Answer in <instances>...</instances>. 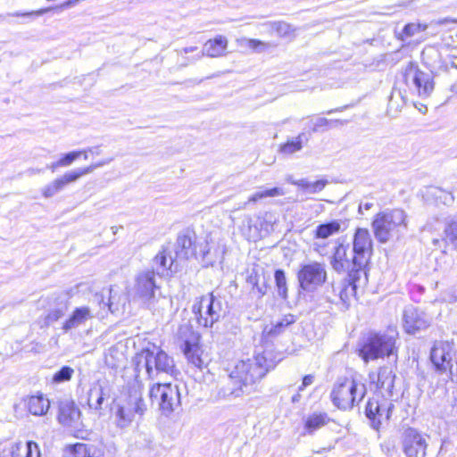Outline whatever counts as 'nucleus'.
Here are the masks:
<instances>
[{
    "label": "nucleus",
    "instance_id": "nucleus-1",
    "mask_svg": "<svg viewBox=\"0 0 457 457\" xmlns=\"http://www.w3.org/2000/svg\"><path fill=\"white\" fill-rule=\"evenodd\" d=\"M270 355V352L264 351L262 353H256L253 359L236 362L229 372L233 386L228 385L220 388L218 396L224 399H235L254 392L256 390L255 384L275 367V362Z\"/></svg>",
    "mask_w": 457,
    "mask_h": 457
},
{
    "label": "nucleus",
    "instance_id": "nucleus-2",
    "mask_svg": "<svg viewBox=\"0 0 457 457\" xmlns=\"http://www.w3.org/2000/svg\"><path fill=\"white\" fill-rule=\"evenodd\" d=\"M194 236L189 230L182 231L178 235L175 244L162 247L154 259L158 274L176 273L185 262L195 255Z\"/></svg>",
    "mask_w": 457,
    "mask_h": 457
},
{
    "label": "nucleus",
    "instance_id": "nucleus-3",
    "mask_svg": "<svg viewBox=\"0 0 457 457\" xmlns=\"http://www.w3.org/2000/svg\"><path fill=\"white\" fill-rule=\"evenodd\" d=\"M135 380L155 379L162 374L173 375L176 370L174 360L161 347L152 345L142 349L133 359Z\"/></svg>",
    "mask_w": 457,
    "mask_h": 457
},
{
    "label": "nucleus",
    "instance_id": "nucleus-4",
    "mask_svg": "<svg viewBox=\"0 0 457 457\" xmlns=\"http://www.w3.org/2000/svg\"><path fill=\"white\" fill-rule=\"evenodd\" d=\"M399 333L395 326L386 330L370 332L362 340L360 356L365 362L379 358L395 356L397 359Z\"/></svg>",
    "mask_w": 457,
    "mask_h": 457
},
{
    "label": "nucleus",
    "instance_id": "nucleus-5",
    "mask_svg": "<svg viewBox=\"0 0 457 457\" xmlns=\"http://www.w3.org/2000/svg\"><path fill=\"white\" fill-rule=\"evenodd\" d=\"M406 218L405 212L401 209L378 213L371 223L376 239L385 244L392 237H398L407 228Z\"/></svg>",
    "mask_w": 457,
    "mask_h": 457
},
{
    "label": "nucleus",
    "instance_id": "nucleus-6",
    "mask_svg": "<svg viewBox=\"0 0 457 457\" xmlns=\"http://www.w3.org/2000/svg\"><path fill=\"white\" fill-rule=\"evenodd\" d=\"M366 395V386L353 378H339L334 385L330 398L340 410H351Z\"/></svg>",
    "mask_w": 457,
    "mask_h": 457
},
{
    "label": "nucleus",
    "instance_id": "nucleus-7",
    "mask_svg": "<svg viewBox=\"0 0 457 457\" xmlns=\"http://www.w3.org/2000/svg\"><path fill=\"white\" fill-rule=\"evenodd\" d=\"M144 385L141 381L132 382L128 388L126 403L118 407L115 413V423L120 428L129 427L134 420L135 414L142 416L146 405L143 399Z\"/></svg>",
    "mask_w": 457,
    "mask_h": 457
},
{
    "label": "nucleus",
    "instance_id": "nucleus-8",
    "mask_svg": "<svg viewBox=\"0 0 457 457\" xmlns=\"http://www.w3.org/2000/svg\"><path fill=\"white\" fill-rule=\"evenodd\" d=\"M149 396L152 403L158 405L165 416H170L180 406V392L177 385L171 383H156L150 388Z\"/></svg>",
    "mask_w": 457,
    "mask_h": 457
},
{
    "label": "nucleus",
    "instance_id": "nucleus-9",
    "mask_svg": "<svg viewBox=\"0 0 457 457\" xmlns=\"http://www.w3.org/2000/svg\"><path fill=\"white\" fill-rule=\"evenodd\" d=\"M157 291H159V287L155 282V272L150 270H143L136 275L130 290L133 298L138 300L148 309L154 306Z\"/></svg>",
    "mask_w": 457,
    "mask_h": 457
},
{
    "label": "nucleus",
    "instance_id": "nucleus-10",
    "mask_svg": "<svg viewBox=\"0 0 457 457\" xmlns=\"http://www.w3.org/2000/svg\"><path fill=\"white\" fill-rule=\"evenodd\" d=\"M192 311L199 325L212 328L221 316L222 305L220 300L213 293H210L197 298L192 306Z\"/></svg>",
    "mask_w": 457,
    "mask_h": 457
},
{
    "label": "nucleus",
    "instance_id": "nucleus-11",
    "mask_svg": "<svg viewBox=\"0 0 457 457\" xmlns=\"http://www.w3.org/2000/svg\"><path fill=\"white\" fill-rule=\"evenodd\" d=\"M176 339L187 361L196 368H201L203 360L199 347L200 336L193 327L185 323L179 327Z\"/></svg>",
    "mask_w": 457,
    "mask_h": 457
},
{
    "label": "nucleus",
    "instance_id": "nucleus-12",
    "mask_svg": "<svg viewBox=\"0 0 457 457\" xmlns=\"http://www.w3.org/2000/svg\"><path fill=\"white\" fill-rule=\"evenodd\" d=\"M373 252V242L367 228H358L353 238V265L356 267L357 275L364 273Z\"/></svg>",
    "mask_w": 457,
    "mask_h": 457
},
{
    "label": "nucleus",
    "instance_id": "nucleus-13",
    "mask_svg": "<svg viewBox=\"0 0 457 457\" xmlns=\"http://www.w3.org/2000/svg\"><path fill=\"white\" fill-rule=\"evenodd\" d=\"M297 279L303 290L313 291L327 280L326 264L314 261L301 265L297 272Z\"/></svg>",
    "mask_w": 457,
    "mask_h": 457
},
{
    "label": "nucleus",
    "instance_id": "nucleus-14",
    "mask_svg": "<svg viewBox=\"0 0 457 457\" xmlns=\"http://www.w3.org/2000/svg\"><path fill=\"white\" fill-rule=\"evenodd\" d=\"M356 269L347 273L346 278L340 281L334 282L331 285L333 291H338V294H335V296L327 295L328 302L338 304L341 303L346 308L350 304V301L356 295L357 283L361 280L362 276L366 277V272L357 275Z\"/></svg>",
    "mask_w": 457,
    "mask_h": 457
},
{
    "label": "nucleus",
    "instance_id": "nucleus-15",
    "mask_svg": "<svg viewBox=\"0 0 457 457\" xmlns=\"http://www.w3.org/2000/svg\"><path fill=\"white\" fill-rule=\"evenodd\" d=\"M453 344L449 341H435L429 353V359L435 372L438 375H448L453 365Z\"/></svg>",
    "mask_w": 457,
    "mask_h": 457
},
{
    "label": "nucleus",
    "instance_id": "nucleus-16",
    "mask_svg": "<svg viewBox=\"0 0 457 457\" xmlns=\"http://www.w3.org/2000/svg\"><path fill=\"white\" fill-rule=\"evenodd\" d=\"M112 159H106L96 163H92L85 168H79L63 174L62 177L57 178L42 189V195L46 198H50L62 190L64 187L70 183L77 181L84 175L93 172L96 169L109 164Z\"/></svg>",
    "mask_w": 457,
    "mask_h": 457
},
{
    "label": "nucleus",
    "instance_id": "nucleus-17",
    "mask_svg": "<svg viewBox=\"0 0 457 457\" xmlns=\"http://www.w3.org/2000/svg\"><path fill=\"white\" fill-rule=\"evenodd\" d=\"M394 409L395 404L391 400L386 397H379L377 395L369 399L365 407V414L370 421V426L378 430L384 422L390 420Z\"/></svg>",
    "mask_w": 457,
    "mask_h": 457
},
{
    "label": "nucleus",
    "instance_id": "nucleus-18",
    "mask_svg": "<svg viewBox=\"0 0 457 457\" xmlns=\"http://www.w3.org/2000/svg\"><path fill=\"white\" fill-rule=\"evenodd\" d=\"M403 321L405 332L414 335L428 328L430 326L431 318L420 309L409 305L403 311Z\"/></svg>",
    "mask_w": 457,
    "mask_h": 457
},
{
    "label": "nucleus",
    "instance_id": "nucleus-19",
    "mask_svg": "<svg viewBox=\"0 0 457 457\" xmlns=\"http://www.w3.org/2000/svg\"><path fill=\"white\" fill-rule=\"evenodd\" d=\"M427 446L425 436L418 430L410 428L404 431L403 448L406 457H425Z\"/></svg>",
    "mask_w": 457,
    "mask_h": 457
},
{
    "label": "nucleus",
    "instance_id": "nucleus-20",
    "mask_svg": "<svg viewBox=\"0 0 457 457\" xmlns=\"http://www.w3.org/2000/svg\"><path fill=\"white\" fill-rule=\"evenodd\" d=\"M404 79L407 84L409 80L411 81L415 90H417L421 97L429 96L434 89V82L431 76L415 67L411 66L406 69Z\"/></svg>",
    "mask_w": 457,
    "mask_h": 457
},
{
    "label": "nucleus",
    "instance_id": "nucleus-21",
    "mask_svg": "<svg viewBox=\"0 0 457 457\" xmlns=\"http://www.w3.org/2000/svg\"><path fill=\"white\" fill-rule=\"evenodd\" d=\"M330 264L337 272L353 270V254L349 252V244L339 242L336 247Z\"/></svg>",
    "mask_w": 457,
    "mask_h": 457
},
{
    "label": "nucleus",
    "instance_id": "nucleus-22",
    "mask_svg": "<svg viewBox=\"0 0 457 457\" xmlns=\"http://www.w3.org/2000/svg\"><path fill=\"white\" fill-rule=\"evenodd\" d=\"M80 411L72 402H62L59 405L58 421L64 427L71 429H79L80 421Z\"/></svg>",
    "mask_w": 457,
    "mask_h": 457
},
{
    "label": "nucleus",
    "instance_id": "nucleus-23",
    "mask_svg": "<svg viewBox=\"0 0 457 457\" xmlns=\"http://www.w3.org/2000/svg\"><path fill=\"white\" fill-rule=\"evenodd\" d=\"M110 397V386L106 381L97 380L87 392V405L90 410L100 411L104 399Z\"/></svg>",
    "mask_w": 457,
    "mask_h": 457
},
{
    "label": "nucleus",
    "instance_id": "nucleus-24",
    "mask_svg": "<svg viewBox=\"0 0 457 457\" xmlns=\"http://www.w3.org/2000/svg\"><path fill=\"white\" fill-rule=\"evenodd\" d=\"M395 375L388 367H381L375 378H371L373 383H376L377 388L379 389V397H391L395 386Z\"/></svg>",
    "mask_w": 457,
    "mask_h": 457
},
{
    "label": "nucleus",
    "instance_id": "nucleus-25",
    "mask_svg": "<svg viewBox=\"0 0 457 457\" xmlns=\"http://www.w3.org/2000/svg\"><path fill=\"white\" fill-rule=\"evenodd\" d=\"M64 457H101L102 450L93 444L76 443L64 448Z\"/></svg>",
    "mask_w": 457,
    "mask_h": 457
},
{
    "label": "nucleus",
    "instance_id": "nucleus-26",
    "mask_svg": "<svg viewBox=\"0 0 457 457\" xmlns=\"http://www.w3.org/2000/svg\"><path fill=\"white\" fill-rule=\"evenodd\" d=\"M228 46V39L223 36H217L213 39H209L204 45L201 54H199L195 60H200L203 56L216 58L225 54Z\"/></svg>",
    "mask_w": 457,
    "mask_h": 457
},
{
    "label": "nucleus",
    "instance_id": "nucleus-27",
    "mask_svg": "<svg viewBox=\"0 0 457 457\" xmlns=\"http://www.w3.org/2000/svg\"><path fill=\"white\" fill-rule=\"evenodd\" d=\"M94 318L91 310L87 306L76 308L70 318L63 323L62 329L65 332L84 325L87 320Z\"/></svg>",
    "mask_w": 457,
    "mask_h": 457
},
{
    "label": "nucleus",
    "instance_id": "nucleus-28",
    "mask_svg": "<svg viewBox=\"0 0 457 457\" xmlns=\"http://www.w3.org/2000/svg\"><path fill=\"white\" fill-rule=\"evenodd\" d=\"M27 407L32 415L43 416L47 412L50 403L43 395H32L28 399Z\"/></svg>",
    "mask_w": 457,
    "mask_h": 457
},
{
    "label": "nucleus",
    "instance_id": "nucleus-29",
    "mask_svg": "<svg viewBox=\"0 0 457 457\" xmlns=\"http://www.w3.org/2000/svg\"><path fill=\"white\" fill-rule=\"evenodd\" d=\"M18 450H21V444H12L3 449L0 457H18ZM29 457H40L39 446L36 442L29 441Z\"/></svg>",
    "mask_w": 457,
    "mask_h": 457
},
{
    "label": "nucleus",
    "instance_id": "nucleus-30",
    "mask_svg": "<svg viewBox=\"0 0 457 457\" xmlns=\"http://www.w3.org/2000/svg\"><path fill=\"white\" fill-rule=\"evenodd\" d=\"M444 240L457 251V219L448 218L444 229Z\"/></svg>",
    "mask_w": 457,
    "mask_h": 457
},
{
    "label": "nucleus",
    "instance_id": "nucleus-31",
    "mask_svg": "<svg viewBox=\"0 0 457 457\" xmlns=\"http://www.w3.org/2000/svg\"><path fill=\"white\" fill-rule=\"evenodd\" d=\"M329 420L326 413H312L307 417L304 428L309 434H312L325 426Z\"/></svg>",
    "mask_w": 457,
    "mask_h": 457
},
{
    "label": "nucleus",
    "instance_id": "nucleus-32",
    "mask_svg": "<svg viewBox=\"0 0 457 457\" xmlns=\"http://www.w3.org/2000/svg\"><path fill=\"white\" fill-rule=\"evenodd\" d=\"M308 137L304 132L300 133L296 137L288 140L280 145L279 151L284 154H292L303 148V142H307Z\"/></svg>",
    "mask_w": 457,
    "mask_h": 457
},
{
    "label": "nucleus",
    "instance_id": "nucleus-33",
    "mask_svg": "<svg viewBox=\"0 0 457 457\" xmlns=\"http://www.w3.org/2000/svg\"><path fill=\"white\" fill-rule=\"evenodd\" d=\"M341 224L338 220H332L328 223L320 224L316 228L315 237L326 239L330 236L338 233Z\"/></svg>",
    "mask_w": 457,
    "mask_h": 457
},
{
    "label": "nucleus",
    "instance_id": "nucleus-34",
    "mask_svg": "<svg viewBox=\"0 0 457 457\" xmlns=\"http://www.w3.org/2000/svg\"><path fill=\"white\" fill-rule=\"evenodd\" d=\"M246 283L251 287V292L257 294L259 298L262 297L267 293V285L265 281L260 283V277L254 270L247 276Z\"/></svg>",
    "mask_w": 457,
    "mask_h": 457
},
{
    "label": "nucleus",
    "instance_id": "nucleus-35",
    "mask_svg": "<svg viewBox=\"0 0 457 457\" xmlns=\"http://www.w3.org/2000/svg\"><path fill=\"white\" fill-rule=\"evenodd\" d=\"M285 195L284 189L282 187H278L270 188V189L262 190V191H257L253 195H252L248 198V201L244 203L243 206H241L240 208L244 209V208H245L247 204L256 203L257 201L266 198V197H275V196H280V195Z\"/></svg>",
    "mask_w": 457,
    "mask_h": 457
},
{
    "label": "nucleus",
    "instance_id": "nucleus-36",
    "mask_svg": "<svg viewBox=\"0 0 457 457\" xmlns=\"http://www.w3.org/2000/svg\"><path fill=\"white\" fill-rule=\"evenodd\" d=\"M328 181L326 179H320L315 182H310L307 179H298L295 186L306 190L309 194H316L324 189Z\"/></svg>",
    "mask_w": 457,
    "mask_h": 457
},
{
    "label": "nucleus",
    "instance_id": "nucleus-37",
    "mask_svg": "<svg viewBox=\"0 0 457 457\" xmlns=\"http://www.w3.org/2000/svg\"><path fill=\"white\" fill-rule=\"evenodd\" d=\"M270 28L273 31H275L278 36L285 38H293L295 37V29L292 26L284 21H275L270 23Z\"/></svg>",
    "mask_w": 457,
    "mask_h": 457
},
{
    "label": "nucleus",
    "instance_id": "nucleus-38",
    "mask_svg": "<svg viewBox=\"0 0 457 457\" xmlns=\"http://www.w3.org/2000/svg\"><path fill=\"white\" fill-rule=\"evenodd\" d=\"M275 283L278 290V294L283 299L287 298V285L285 271L281 269H278L274 273Z\"/></svg>",
    "mask_w": 457,
    "mask_h": 457
},
{
    "label": "nucleus",
    "instance_id": "nucleus-39",
    "mask_svg": "<svg viewBox=\"0 0 457 457\" xmlns=\"http://www.w3.org/2000/svg\"><path fill=\"white\" fill-rule=\"evenodd\" d=\"M295 322V318L292 314L285 315L280 320L272 325L268 331L269 335L277 336L280 334L287 327Z\"/></svg>",
    "mask_w": 457,
    "mask_h": 457
},
{
    "label": "nucleus",
    "instance_id": "nucleus-40",
    "mask_svg": "<svg viewBox=\"0 0 457 457\" xmlns=\"http://www.w3.org/2000/svg\"><path fill=\"white\" fill-rule=\"evenodd\" d=\"M406 104V97L403 95L401 90L394 88L388 103L389 110L395 109L396 112L400 111Z\"/></svg>",
    "mask_w": 457,
    "mask_h": 457
},
{
    "label": "nucleus",
    "instance_id": "nucleus-41",
    "mask_svg": "<svg viewBox=\"0 0 457 457\" xmlns=\"http://www.w3.org/2000/svg\"><path fill=\"white\" fill-rule=\"evenodd\" d=\"M430 195L438 202L445 205L450 206L454 202V196L452 193L443 190L441 188H431Z\"/></svg>",
    "mask_w": 457,
    "mask_h": 457
},
{
    "label": "nucleus",
    "instance_id": "nucleus-42",
    "mask_svg": "<svg viewBox=\"0 0 457 457\" xmlns=\"http://www.w3.org/2000/svg\"><path fill=\"white\" fill-rule=\"evenodd\" d=\"M68 310L66 303H63L56 308L51 309L45 318V325L50 326L52 323L59 320L64 316Z\"/></svg>",
    "mask_w": 457,
    "mask_h": 457
},
{
    "label": "nucleus",
    "instance_id": "nucleus-43",
    "mask_svg": "<svg viewBox=\"0 0 457 457\" xmlns=\"http://www.w3.org/2000/svg\"><path fill=\"white\" fill-rule=\"evenodd\" d=\"M74 374V370L70 366L62 367L53 377L54 383H62L71 380Z\"/></svg>",
    "mask_w": 457,
    "mask_h": 457
},
{
    "label": "nucleus",
    "instance_id": "nucleus-44",
    "mask_svg": "<svg viewBox=\"0 0 457 457\" xmlns=\"http://www.w3.org/2000/svg\"><path fill=\"white\" fill-rule=\"evenodd\" d=\"M347 121L346 120H328L326 118H323V117H320V118H317L314 121H313V126L312 128V132H318L319 129L321 128V127H325V126H328L329 124H336V125H345L346 124Z\"/></svg>",
    "mask_w": 457,
    "mask_h": 457
},
{
    "label": "nucleus",
    "instance_id": "nucleus-45",
    "mask_svg": "<svg viewBox=\"0 0 457 457\" xmlns=\"http://www.w3.org/2000/svg\"><path fill=\"white\" fill-rule=\"evenodd\" d=\"M215 253L216 258L214 260L208 258L209 254L211 253L209 250L204 253V262H205L206 266H212L216 262H222L224 259V254L226 253V246L224 245L219 246Z\"/></svg>",
    "mask_w": 457,
    "mask_h": 457
},
{
    "label": "nucleus",
    "instance_id": "nucleus-46",
    "mask_svg": "<svg viewBox=\"0 0 457 457\" xmlns=\"http://www.w3.org/2000/svg\"><path fill=\"white\" fill-rule=\"evenodd\" d=\"M112 289H109V297L108 300L105 301L104 295L101 294H96L94 296V301L96 302L101 308H107L111 312H114L113 303L112 302Z\"/></svg>",
    "mask_w": 457,
    "mask_h": 457
},
{
    "label": "nucleus",
    "instance_id": "nucleus-47",
    "mask_svg": "<svg viewBox=\"0 0 457 457\" xmlns=\"http://www.w3.org/2000/svg\"><path fill=\"white\" fill-rule=\"evenodd\" d=\"M427 29V25H421L420 23H409L403 27V34L405 37H411L419 31H424Z\"/></svg>",
    "mask_w": 457,
    "mask_h": 457
},
{
    "label": "nucleus",
    "instance_id": "nucleus-48",
    "mask_svg": "<svg viewBox=\"0 0 457 457\" xmlns=\"http://www.w3.org/2000/svg\"><path fill=\"white\" fill-rule=\"evenodd\" d=\"M81 151H72L63 154L59 160L62 167L70 166L76 159L82 155Z\"/></svg>",
    "mask_w": 457,
    "mask_h": 457
},
{
    "label": "nucleus",
    "instance_id": "nucleus-49",
    "mask_svg": "<svg viewBox=\"0 0 457 457\" xmlns=\"http://www.w3.org/2000/svg\"><path fill=\"white\" fill-rule=\"evenodd\" d=\"M247 46L253 50L262 52L270 46V44L262 42L258 39H248Z\"/></svg>",
    "mask_w": 457,
    "mask_h": 457
},
{
    "label": "nucleus",
    "instance_id": "nucleus-50",
    "mask_svg": "<svg viewBox=\"0 0 457 457\" xmlns=\"http://www.w3.org/2000/svg\"><path fill=\"white\" fill-rule=\"evenodd\" d=\"M314 381V376L313 375H306L303 378L302 385L298 387L299 391H303L308 386L312 385Z\"/></svg>",
    "mask_w": 457,
    "mask_h": 457
},
{
    "label": "nucleus",
    "instance_id": "nucleus-51",
    "mask_svg": "<svg viewBox=\"0 0 457 457\" xmlns=\"http://www.w3.org/2000/svg\"><path fill=\"white\" fill-rule=\"evenodd\" d=\"M448 378L453 381L457 383V360L453 365L451 371L448 373Z\"/></svg>",
    "mask_w": 457,
    "mask_h": 457
},
{
    "label": "nucleus",
    "instance_id": "nucleus-52",
    "mask_svg": "<svg viewBox=\"0 0 457 457\" xmlns=\"http://www.w3.org/2000/svg\"><path fill=\"white\" fill-rule=\"evenodd\" d=\"M45 12H46V10H40V11H37V12H23V13H21V12H15V13H10L9 15H10V16H22V17H29V16H31V15H41V14H43Z\"/></svg>",
    "mask_w": 457,
    "mask_h": 457
},
{
    "label": "nucleus",
    "instance_id": "nucleus-53",
    "mask_svg": "<svg viewBox=\"0 0 457 457\" xmlns=\"http://www.w3.org/2000/svg\"><path fill=\"white\" fill-rule=\"evenodd\" d=\"M29 457V441L25 445H21V450H18V457Z\"/></svg>",
    "mask_w": 457,
    "mask_h": 457
},
{
    "label": "nucleus",
    "instance_id": "nucleus-54",
    "mask_svg": "<svg viewBox=\"0 0 457 457\" xmlns=\"http://www.w3.org/2000/svg\"><path fill=\"white\" fill-rule=\"evenodd\" d=\"M373 207L372 202L361 203L359 205V212H361L362 210L369 211Z\"/></svg>",
    "mask_w": 457,
    "mask_h": 457
},
{
    "label": "nucleus",
    "instance_id": "nucleus-55",
    "mask_svg": "<svg viewBox=\"0 0 457 457\" xmlns=\"http://www.w3.org/2000/svg\"><path fill=\"white\" fill-rule=\"evenodd\" d=\"M450 22H452V23H456V22H457V21H456V20H454V19H452V18H444V19L438 20V21H436V23H437L438 25H445V24L450 23Z\"/></svg>",
    "mask_w": 457,
    "mask_h": 457
},
{
    "label": "nucleus",
    "instance_id": "nucleus-56",
    "mask_svg": "<svg viewBox=\"0 0 457 457\" xmlns=\"http://www.w3.org/2000/svg\"><path fill=\"white\" fill-rule=\"evenodd\" d=\"M62 167L60 160L57 162H52L51 164L47 165V168L51 170L52 172H54L57 168Z\"/></svg>",
    "mask_w": 457,
    "mask_h": 457
},
{
    "label": "nucleus",
    "instance_id": "nucleus-57",
    "mask_svg": "<svg viewBox=\"0 0 457 457\" xmlns=\"http://www.w3.org/2000/svg\"><path fill=\"white\" fill-rule=\"evenodd\" d=\"M87 151H88L90 154H96V155L100 154V152H101V151H100L99 146L89 147V148L87 149Z\"/></svg>",
    "mask_w": 457,
    "mask_h": 457
},
{
    "label": "nucleus",
    "instance_id": "nucleus-58",
    "mask_svg": "<svg viewBox=\"0 0 457 457\" xmlns=\"http://www.w3.org/2000/svg\"><path fill=\"white\" fill-rule=\"evenodd\" d=\"M196 50H197V46H188V47L183 48L182 52L184 54H189V53L195 52Z\"/></svg>",
    "mask_w": 457,
    "mask_h": 457
},
{
    "label": "nucleus",
    "instance_id": "nucleus-59",
    "mask_svg": "<svg viewBox=\"0 0 457 457\" xmlns=\"http://www.w3.org/2000/svg\"><path fill=\"white\" fill-rule=\"evenodd\" d=\"M298 179H294L292 176H289L287 179V181L289 182L290 184L292 185H295V182H297Z\"/></svg>",
    "mask_w": 457,
    "mask_h": 457
},
{
    "label": "nucleus",
    "instance_id": "nucleus-60",
    "mask_svg": "<svg viewBox=\"0 0 457 457\" xmlns=\"http://www.w3.org/2000/svg\"><path fill=\"white\" fill-rule=\"evenodd\" d=\"M80 151L83 152L82 154L84 156V159L87 160L88 158L87 153H89L87 151V150H80Z\"/></svg>",
    "mask_w": 457,
    "mask_h": 457
},
{
    "label": "nucleus",
    "instance_id": "nucleus-61",
    "mask_svg": "<svg viewBox=\"0 0 457 457\" xmlns=\"http://www.w3.org/2000/svg\"><path fill=\"white\" fill-rule=\"evenodd\" d=\"M335 294H338V291H333L331 289V294L329 293V291L327 292V295H329L330 296H335Z\"/></svg>",
    "mask_w": 457,
    "mask_h": 457
},
{
    "label": "nucleus",
    "instance_id": "nucleus-62",
    "mask_svg": "<svg viewBox=\"0 0 457 457\" xmlns=\"http://www.w3.org/2000/svg\"><path fill=\"white\" fill-rule=\"evenodd\" d=\"M451 91L457 94V85H453L451 87Z\"/></svg>",
    "mask_w": 457,
    "mask_h": 457
},
{
    "label": "nucleus",
    "instance_id": "nucleus-63",
    "mask_svg": "<svg viewBox=\"0 0 457 457\" xmlns=\"http://www.w3.org/2000/svg\"><path fill=\"white\" fill-rule=\"evenodd\" d=\"M299 396H300L299 395H294V396L292 397V401H293V402H296V401L298 400Z\"/></svg>",
    "mask_w": 457,
    "mask_h": 457
},
{
    "label": "nucleus",
    "instance_id": "nucleus-64",
    "mask_svg": "<svg viewBox=\"0 0 457 457\" xmlns=\"http://www.w3.org/2000/svg\"><path fill=\"white\" fill-rule=\"evenodd\" d=\"M72 3H73V2H72L71 0H70V1H68V2L65 4V5L69 6V5H71Z\"/></svg>",
    "mask_w": 457,
    "mask_h": 457
}]
</instances>
